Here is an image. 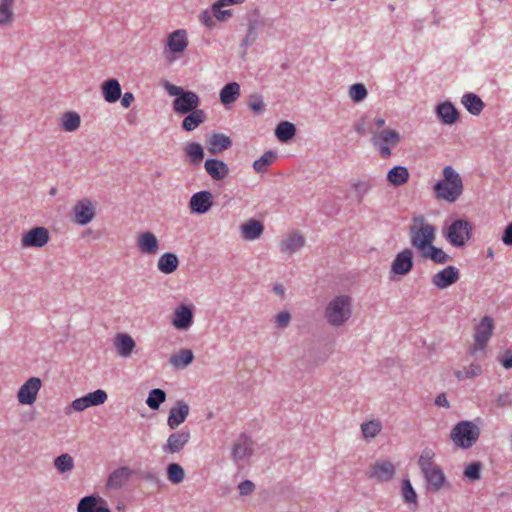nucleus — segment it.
<instances>
[{
    "label": "nucleus",
    "mask_w": 512,
    "mask_h": 512,
    "mask_svg": "<svg viewBox=\"0 0 512 512\" xmlns=\"http://www.w3.org/2000/svg\"><path fill=\"white\" fill-rule=\"evenodd\" d=\"M436 227L423 215H414L411 219L408 235L412 248L418 254L425 252L436 240Z\"/></svg>",
    "instance_id": "1"
},
{
    "label": "nucleus",
    "mask_w": 512,
    "mask_h": 512,
    "mask_svg": "<svg viewBox=\"0 0 512 512\" xmlns=\"http://www.w3.org/2000/svg\"><path fill=\"white\" fill-rule=\"evenodd\" d=\"M443 178L435 183V197L448 203L456 202L463 193L464 185L460 174L450 165L442 170Z\"/></svg>",
    "instance_id": "2"
},
{
    "label": "nucleus",
    "mask_w": 512,
    "mask_h": 512,
    "mask_svg": "<svg viewBox=\"0 0 512 512\" xmlns=\"http://www.w3.org/2000/svg\"><path fill=\"white\" fill-rule=\"evenodd\" d=\"M352 312V298L348 295H338L326 304L324 318L330 326L338 328L349 321Z\"/></svg>",
    "instance_id": "3"
},
{
    "label": "nucleus",
    "mask_w": 512,
    "mask_h": 512,
    "mask_svg": "<svg viewBox=\"0 0 512 512\" xmlns=\"http://www.w3.org/2000/svg\"><path fill=\"white\" fill-rule=\"evenodd\" d=\"M473 225L464 218L446 220L442 234L447 242L453 247H463L472 237Z\"/></svg>",
    "instance_id": "4"
},
{
    "label": "nucleus",
    "mask_w": 512,
    "mask_h": 512,
    "mask_svg": "<svg viewBox=\"0 0 512 512\" xmlns=\"http://www.w3.org/2000/svg\"><path fill=\"white\" fill-rule=\"evenodd\" d=\"M163 86L169 95L175 96L173 109L177 114H188L197 110L200 98L195 92L186 91L182 87L171 84L168 81Z\"/></svg>",
    "instance_id": "5"
},
{
    "label": "nucleus",
    "mask_w": 512,
    "mask_h": 512,
    "mask_svg": "<svg viewBox=\"0 0 512 512\" xmlns=\"http://www.w3.org/2000/svg\"><path fill=\"white\" fill-rule=\"evenodd\" d=\"M480 433L479 426L473 421L463 420L452 428L450 439L456 447L469 449L478 441Z\"/></svg>",
    "instance_id": "6"
},
{
    "label": "nucleus",
    "mask_w": 512,
    "mask_h": 512,
    "mask_svg": "<svg viewBox=\"0 0 512 512\" xmlns=\"http://www.w3.org/2000/svg\"><path fill=\"white\" fill-rule=\"evenodd\" d=\"M371 135V143L383 159H388L392 155V148L401 140L399 132L390 128L371 129Z\"/></svg>",
    "instance_id": "7"
},
{
    "label": "nucleus",
    "mask_w": 512,
    "mask_h": 512,
    "mask_svg": "<svg viewBox=\"0 0 512 512\" xmlns=\"http://www.w3.org/2000/svg\"><path fill=\"white\" fill-rule=\"evenodd\" d=\"M189 45L188 32L185 29H177L171 32L166 39L164 56L173 62L182 55Z\"/></svg>",
    "instance_id": "8"
},
{
    "label": "nucleus",
    "mask_w": 512,
    "mask_h": 512,
    "mask_svg": "<svg viewBox=\"0 0 512 512\" xmlns=\"http://www.w3.org/2000/svg\"><path fill=\"white\" fill-rule=\"evenodd\" d=\"M396 474L395 464L388 459H378L372 463L368 470L367 476L370 480L377 483H387L393 480Z\"/></svg>",
    "instance_id": "9"
},
{
    "label": "nucleus",
    "mask_w": 512,
    "mask_h": 512,
    "mask_svg": "<svg viewBox=\"0 0 512 512\" xmlns=\"http://www.w3.org/2000/svg\"><path fill=\"white\" fill-rule=\"evenodd\" d=\"M494 330L493 319L485 316L476 326L474 333V345L470 347L469 353L475 355L477 351H484L488 341L490 340Z\"/></svg>",
    "instance_id": "10"
},
{
    "label": "nucleus",
    "mask_w": 512,
    "mask_h": 512,
    "mask_svg": "<svg viewBox=\"0 0 512 512\" xmlns=\"http://www.w3.org/2000/svg\"><path fill=\"white\" fill-rule=\"evenodd\" d=\"M108 398L107 393L102 389H97L80 398H76L71 404L66 407L65 413L68 415L72 411L82 412L85 409L93 406H98L106 402Z\"/></svg>",
    "instance_id": "11"
},
{
    "label": "nucleus",
    "mask_w": 512,
    "mask_h": 512,
    "mask_svg": "<svg viewBox=\"0 0 512 512\" xmlns=\"http://www.w3.org/2000/svg\"><path fill=\"white\" fill-rule=\"evenodd\" d=\"M70 215L74 223L85 226L95 218L96 204L88 198L81 199L73 206Z\"/></svg>",
    "instance_id": "12"
},
{
    "label": "nucleus",
    "mask_w": 512,
    "mask_h": 512,
    "mask_svg": "<svg viewBox=\"0 0 512 512\" xmlns=\"http://www.w3.org/2000/svg\"><path fill=\"white\" fill-rule=\"evenodd\" d=\"M194 309L192 304L177 305L171 317L172 326L179 331L190 329L194 323Z\"/></svg>",
    "instance_id": "13"
},
{
    "label": "nucleus",
    "mask_w": 512,
    "mask_h": 512,
    "mask_svg": "<svg viewBox=\"0 0 512 512\" xmlns=\"http://www.w3.org/2000/svg\"><path fill=\"white\" fill-rule=\"evenodd\" d=\"M414 265V253L411 248H405L396 254L390 267V273L395 276H406Z\"/></svg>",
    "instance_id": "14"
},
{
    "label": "nucleus",
    "mask_w": 512,
    "mask_h": 512,
    "mask_svg": "<svg viewBox=\"0 0 512 512\" xmlns=\"http://www.w3.org/2000/svg\"><path fill=\"white\" fill-rule=\"evenodd\" d=\"M42 382L38 377H31L18 390L17 400L22 405H32L37 399Z\"/></svg>",
    "instance_id": "15"
},
{
    "label": "nucleus",
    "mask_w": 512,
    "mask_h": 512,
    "mask_svg": "<svg viewBox=\"0 0 512 512\" xmlns=\"http://www.w3.org/2000/svg\"><path fill=\"white\" fill-rule=\"evenodd\" d=\"M49 241V231L45 227H34L21 238L22 248H42Z\"/></svg>",
    "instance_id": "16"
},
{
    "label": "nucleus",
    "mask_w": 512,
    "mask_h": 512,
    "mask_svg": "<svg viewBox=\"0 0 512 512\" xmlns=\"http://www.w3.org/2000/svg\"><path fill=\"white\" fill-rule=\"evenodd\" d=\"M190 432L187 429L171 433L166 443L162 445V451L165 454H176L181 452L190 440Z\"/></svg>",
    "instance_id": "17"
},
{
    "label": "nucleus",
    "mask_w": 512,
    "mask_h": 512,
    "mask_svg": "<svg viewBox=\"0 0 512 512\" xmlns=\"http://www.w3.org/2000/svg\"><path fill=\"white\" fill-rule=\"evenodd\" d=\"M213 206V195L210 191H199L194 193L189 201V209L194 214H205Z\"/></svg>",
    "instance_id": "18"
},
{
    "label": "nucleus",
    "mask_w": 512,
    "mask_h": 512,
    "mask_svg": "<svg viewBox=\"0 0 512 512\" xmlns=\"http://www.w3.org/2000/svg\"><path fill=\"white\" fill-rule=\"evenodd\" d=\"M136 244L138 250L144 255H156L160 250V242L154 233L144 231L137 235Z\"/></svg>",
    "instance_id": "19"
},
{
    "label": "nucleus",
    "mask_w": 512,
    "mask_h": 512,
    "mask_svg": "<svg viewBox=\"0 0 512 512\" xmlns=\"http://www.w3.org/2000/svg\"><path fill=\"white\" fill-rule=\"evenodd\" d=\"M305 242V237L300 232H290L281 239L279 244L280 251L289 256L293 255L304 247Z\"/></svg>",
    "instance_id": "20"
},
{
    "label": "nucleus",
    "mask_w": 512,
    "mask_h": 512,
    "mask_svg": "<svg viewBox=\"0 0 512 512\" xmlns=\"http://www.w3.org/2000/svg\"><path fill=\"white\" fill-rule=\"evenodd\" d=\"M190 412L189 405L183 401L178 400L174 406L171 407L167 419V425L170 429L175 430L182 423L185 422Z\"/></svg>",
    "instance_id": "21"
},
{
    "label": "nucleus",
    "mask_w": 512,
    "mask_h": 512,
    "mask_svg": "<svg viewBox=\"0 0 512 512\" xmlns=\"http://www.w3.org/2000/svg\"><path fill=\"white\" fill-rule=\"evenodd\" d=\"M458 279L459 270L454 266H447L433 275L432 283L438 289H445L456 283Z\"/></svg>",
    "instance_id": "22"
},
{
    "label": "nucleus",
    "mask_w": 512,
    "mask_h": 512,
    "mask_svg": "<svg viewBox=\"0 0 512 512\" xmlns=\"http://www.w3.org/2000/svg\"><path fill=\"white\" fill-rule=\"evenodd\" d=\"M422 474L427 482L428 490L431 492L440 491L446 484V476L438 465L432 468H425Z\"/></svg>",
    "instance_id": "23"
},
{
    "label": "nucleus",
    "mask_w": 512,
    "mask_h": 512,
    "mask_svg": "<svg viewBox=\"0 0 512 512\" xmlns=\"http://www.w3.org/2000/svg\"><path fill=\"white\" fill-rule=\"evenodd\" d=\"M132 474V470L127 466H122L113 470L108 476L106 488L108 490L121 489L129 481Z\"/></svg>",
    "instance_id": "24"
},
{
    "label": "nucleus",
    "mask_w": 512,
    "mask_h": 512,
    "mask_svg": "<svg viewBox=\"0 0 512 512\" xmlns=\"http://www.w3.org/2000/svg\"><path fill=\"white\" fill-rule=\"evenodd\" d=\"M239 230L243 240L255 241L262 236L264 232V226L260 221L256 219H250L241 224Z\"/></svg>",
    "instance_id": "25"
},
{
    "label": "nucleus",
    "mask_w": 512,
    "mask_h": 512,
    "mask_svg": "<svg viewBox=\"0 0 512 512\" xmlns=\"http://www.w3.org/2000/svg\"><path fill=\"white\" fill-rule=\"evenodd\" d=\"M252 455V442L246 435H241L232 447V458L236 463Z\"/></svg>",
    "instance_id": "26"
},
{
    "label": "nucleus",
    "mask_w": 512,
    "mask_h": 512,
    "mask_svg": "<svg viewBox=\"0 0 512 512\" xmlns=\"http://www.w3.org/2000/svg\"><path fill=\"white\" fill-rule=\"evenodd\" d=\"M204 168L207 174L216 181L223 180L229 174L228 165L222 160L211 158L207 159L204 163Z\"/></svg>",
    "instance_id": "27"
},
{
    "label": "nucleus",
    "mask_w": 512,
    "mask_h": 512,
    "mask_svg": "<svg viewBox=\"0 0 512 512\" xmlns=\"http://www.w3.org/2000/svg\"><path fill=\"white\" fill-rule=\"evenodd\" d=\"M114 347L122 358H129L136 347V342L129 334L118 333L114 338Z\"/></svg>",
    "instance_id": "28"
},
{
    "label": "nucleus",
    "mask_w": 512,
    "mask_h": 512,
    "mask_svg": "<svg viewBox=\"0 0 512 512\" xmlns=\"http://www.w3.org/2000/svg\"><path fill=\"white\" fill-rule=\"evenodd\" d=\"M372 189V182L370 179L361 178L350 181V189L348 196L356 200L357 203H361L364 197Z\"/></svg>",
    "instance_id": "29"
},
{
    "label": "nucleus",
    "mask_w": 512,
    "mask_h": 512,
    "mask_svg": "<svg viewBox=\"0 0 512 512\" xmlns=\"http://www.w3.org/2000/svg\"><path fill=\"white\" fill-rule=\"evenodd\" d=\"M436 115L440 119V121L445 125H452L459 118V113L457 109L451 102L448 101H445L437 105Z\"/></svg>",
    "instance_id": "30"
},
{
    "label": "nucleus",
    "mask_w": 512,
    "mask_h": 512,
    "mask_svg": "<svg viewBox=\"0 0 512 512\" xmlns=\"http://www.w3.org/2000/svg\"><path fill=\"white\" fill-rule=\"evenodd\" d=\"M194 361V353L191 349H181L171 355L169 363L177 370L188 367Z\"/></svg>",
    "instance_id": "31"
},
{
    "label": "nucleus",
    "mask_w": 512,
    "mask_h": 512,
    "mask_svg": "<svg viewBox=\"0 0 512 512\" xmlns=\"http://www.w3.org/2000/svg\"><path fill=\"white\" fill-rule=\"evenodd\" d=\"M121 86L117 79H109L102 84V95L106 102L115 103L121 97Z\"/></svg>",
    "instance_id": "32"
},
{
    "label": "nucleus",
    "mask_w": 512,
    "mask_h": 512,
    "mask_svg": "<svg viewBox=\"0 0 512 512\" xmlns=\"http://www.w3.org/2000/svg\"><path fill=\"white\" fill-rule=\"evenodd\" d=\"M15 0H0V28H6L13 24Z\"/></svg>",
    "instance_id": "33"
},
{
    "label": "nucleus",
    "mask_w": 512,
    "mask_h": 512,
    "mask_svg": "<svg viewBox=\"0 0 512 512\" xmlns=\"http://www.w3.org/2000/svg\"><path fill=\"white\" fill-rule=\"evenodd\" d=\"M179 260L176 254L166 252L162 254L157 261V268L163 274H171L177 270Z\"/></svg>",
    "instance_id": "34"
},
{
    "label": "nucleus",
    "mask_w": 512,
    "mask_h": 512,
    "mask_svg": "<svg viewBox=\"0 0 512 512\" xmlns=\"http://www.w3.org/2000/svg\"><path fill=\"white\" fill-rule=\"evenodd\" d=\"M419 256L436 264H445L451 260V257L442 248L436 247L433 244L425 249V252L420 253Z\"/></svg>",
    "instance_id": "35"
},
{
    "label": "nucleus",
    "mask_w": 512,
    "mask_h": 512,
    "mask_svg": "<svg viewBox=\"0 0 512 512\" xmlns=\"http://www.w3.org/2000/svg\"><path fill=\"white\" fill-rule=\"evenodd\" d=\"M461 103L470 114L475 116L479 115L484 108V102L474 93H465L461 98Z\"/></svg>",
    "instance_id": "36"
},
{
    "label": "nucleus",
    "mask_w": 512,
    "mask_h": 512,
    "mask_svg": "<svg viewBox=\"0 0 512 512\" xmlns=\"http://www.w3.org/2000/svg\"><path fill=\"white\" fill-rule=\"evenodd\" d=\"M206 120V113L202 109L189 112L182 121V128L191 132Z\"/></svg>",
    "instance_id": "37"
},
{
    "label": "nucleus",
    "mask_w": 512,
    "mask_h": 512,
    "mask_svg": "<svg viewBox=\"0 0 512 512\" xmlns=\"http://www.w3.org/2000/svg\"><path fill=\"white\" fill-rule=\"evenodd\" d=\"M228 136L220 133L213 134L208 140V150L211 154H217L231 146Z\"/></svg>",
    "instance_id": "38"
},
{
    "label": "nucleus",
    "mask_w": 512,
    "mask_h": 512,
    "mask_svg": "<svg viewBox=\"0 0 512 512\" xmlns=\"http://www.w3.org/2000/svg\"><path fill=\"white\" fill-rule=\"evenodd\" d=\"M220 101L223 105L234 103L240 96V85L237 82H230L220 90Z\"/></svg>",
    "instance_id": "39"
},
{
    "label": "nucleus",
    "mask_w": 512,
    "mask_h": 512,
    "mask_svg": "<svg viewBox=\"0 0 512 512\" xmlns=\"http://www.w3.org/2000/svg\"><path fill=\"white\" fill-rule=\"evenodd\" d=\"M53 466L60 475H67L74 469L75 462L70 454L63 453L54 459Z\"/></svg>",
    "instance_id": "40"
},
{
    "label": "nucleus",
    "mask_w": 512,
    "mask_h": 512,
    "mask_svg": "<svg viewBox=\"0 0 512 512\" xmlns=\"http://www.w3.org/2000/svg\"><path fill=\"white\" fill-rule=\"evenodd\" d=\"M81 124L80 115L74 111H67L60 118V127L65 132L76 131Z\"/></svg>",
    "instance_id": "41"
},
{
    "label": "nucleus",
    "mask_w": 512,
    "mask_h": 512,
    "mask_svg": "<svg viewBox=\"0 0 512 512\" xmlns=\"http://www.w3.org/2000/svg\"><path fill=\"white\" fill-rule=\"evenodd\" d=\"M101 504H105V500L98 495H89L80 499L77 505V512H95Z\"/></svg>",
    "instance_id": "42"
},
{
    "label": "nucleus",
    "mask_w": 512,
    "mask_h": 512,
    "mask_svg": "<svg viewBox=\"0 0 512 512\" xmlns=\"http://www.w3.org/2000/svg\"><path fill=\"white\" fill-rule=\"evenodd\" d=\"M409 179V171L404 166H395L389 170L387 180L394 186H401Z\"/></svg>",
    "instance_id": "43"
},
{
    "label": "nucleus",
    "mask_w": 512,
    "mask_h": 512,
    "mask_svg": "<svg viewBox=\"0 0 512 512\" xmlns=\"http://www.w3.org/2000/svg\"><path fill=\"white\" fill-rule=\"evenodd\" d=\"M295 133V125L288 121L280 122L275 129V135L281 142L289 141L294 137Z\"/></svg>",
    "instance_id": "44"
},
{
    "label": "nucleus",
    "mask_w": 512,
    "mask_h": 512,
    "mask_svg": "<svg viewBox=\"0 0 512 512\" xmlns=\"http://www.w3.org/2000/svg\"><path fill=\"white\" fill-rule=\"evenodd\" d=\"M277 159V153L274 151H266L259 159L253 163V168L258 173L266 172L268 167Z\"/></svg>",
    "instance_id": "45"
},
{
    "label": "nucleus",
    "mask_w": 512,
    "mask_h": 512,
    "mask_svg": "<svg viewBox=\"0 0 512 512\" xmlns=\"http://www.w3.org/2000/svg\"><path fill=\"white\" fill-rule=\"evenodd\" d=\"M482 373V367L478 363H471L470 365L463 367L461 370L454 372L455 377L459 380L473 379L480 376Z\"/></svg>",
    "instance_id": "46"
},
{
    "label": "nucleus",
    "mask_w": 512,
    "mask_h": 512,
    "mask_svg": "<svg viewBox=\"0 0 512 512\" xmlns=\"http://www.w3.org/2000/svg\"><path fill=\"white\" fill-rule=\"evenodd\" d=\"M381 430L382 423L378 419H372L361 424V432L366 440L375 438Z\"/></svg>",
    "instance_id": "47"
},
{
    "label": "nucleus",
    "mask_w": 512,
    "mask_h": 512,
    "mask_svg": "<svg viewBox=\"0 0 512 512\" xmlns=\"http://www.w3.org/2000/svg\"><path fill=\"white\" fill-rule=\"evenodd\" d=\"M259 36L258 32V22L256 20H251L248 23L247 33L245 37L242 39L240 43V47L247 49L256 43Z\"/></svg>",
    "instance_id": "48"
},
{
    "label": "nucleus",
    "mask_w": 512,
    "mask_h": 512,
    "mask_svg": "<svg viewBox=\"0 0 512 512\" xmlns=\"http://www.w3.org/2000/svg\"><path fill=\"white\" fill-rule=\"evenodd\" d=\"M401 494L406 504L417 505V493L408 478L402 480Z\"/></svg>",
    "instance_id": "49"
},
{
    "label": "nucleus",
    "mask_w": 512,
    "mask_h": 512,
    "mask_svg": "<svg viewBox=\"0 0 512 512\" xmlns=\"http://www.w3.org/2000/svg\"><path fill=\"white\" fill-rule=\"evenodd\" d=\"M166 393L162 389L155 388L149 392V395L146 399V404L152 410H158L160 405L165 402Z\"/></svg>",
    "instance_id": "50"
},
{
    "label": "nucleus",
    "mask_w": 512,
    "mask_h": 512,
    "mask_svg": "<svg viewBox=\"0 0 512 512\" xmlns=\"http://www.w3.org/2000/svg\"><path fill=\"white\" fill-rule=\"evenodd\" d=\"M185 153L193 163H199L204 158L203 148L197 142L188 143L185 147Z\"/></svg>",
    "instance_id": "51"
},
{
    "label": "nucleus",
    "mask_w": 512,
    "mask_h": 512,
    "mask_svg": "<svg viewBox=\"0 0 512 512\" xmlns=\"http://www.w3.org/2000/svg\"><path fill=\"white\" fill-rule=\"evenodd\" d=\"M167 478L173 484L181 483L185 478L183 467L177 463H171L167 466Z\"/></svg>",
    "instance_id": "52"
},
{
    "label": "nucleus",
    "mask_w": 512,
    "mask_h": 512,
    "mask_svg": "<svg viewBox=\"0 0 512 512\" xmlns=\"http://www.w3.org/2000/svg\"><path fill=\"white\" fill-rule=\"evenodd\" d=\"M225 7L227 6L221 5L219 0L212 4L211 10L217 21L225 22L233 16V11L231 9H223Z\"/></svg>",
    "instance_id": "53"
},
{
    "label": "nucleus",
    "mask_w": 512,
    "mask_h": 512,
    "mask_svg": "<svg viewBox=\"0 0 512 512\" xmlns=\"http://www.w3.org/2000/svg\"><path fill=\"white\" fill-rule=\"evenodd\" d=\"M434 456H435V453L430 448H425L421 452L419 460H418V465H419V468H420L421 472L424 471L425 468H427V467L428 468H432V467L437 466L433 462Z\"/></svg>",
    "instance_id": "54"
},
{
    "label": "nucleus",
    "mask_w": 512,
    "mask_h": 512,
    "mask_svg": "<svg viewBox=\"0 0 512 512\" xmlns=\"http://www.w3.org/2000/svg\"><path fill=\"white\" fill-rule=\"evenodd\" d=\"M292 320V315L288 310H282L273 317L275 328L284 330L289 327Z\"/></svg>",
    "instance_id": "55"
},
{
    "label": "nucleus",
    "mask_w": 512,
    "mask_h": 512,
    "mask_svg": "<svg viewBox=\"0 0 512 512\" xmlns=\"http://www.w3.org/2000/svg\"><path fill=\"white\" fill-rule=\"evenodd\" d=\"M367 94L366 87L361 83L353 84L349 88V97L354 102L358 103L363 101L367 97Z\"/></svg>",
    "instance_id": "56"
},
{
    "label": "nucleus",
    "mask_w": 512,
    "mask_h": 512,
    "mask_svg": "<svg viewBox=\"0 0 512 512\" xmlns=\"http://www.w3.org/2000/svg\"><path fill=\"white\" fill-rule=\"evenodd\" d=\"M482 464L480 462H473L468 464L464 470V476L470 481H477L481 478Z\"/></svg>",
    "instance_id": "57"
},
{
    "label": "nucleus",
    "mask_w": 512,
    "mask_h": 512,
    "mask_svg": "<svg viewBox=\"0 0 512 512\" xmlns=\"http://www.w3.org/2000/svg\"><path fill=\"white\" fill-rule=\"evenodd\" d=\"M495 404L500 408L512 407V391L505 390L504 392L497 394Z\"/></svg>",
    "instance_id": "58"
},
{
    "label": "nucleus",
    "mask_w": 512,
    "mask_h": 512,
    "mask_svg": "<svg viewBox=\"0 0 512 512\" xmlns=\"http://www.w3.org/2000/svg\"><path fill=\"white\" fill-rule=\"evenodd\" d=\"M248 105H249L250 109L255 113L262 112L265 107L263 98L259 94L250 95Z\"/></svg>",
    "instance_id": "59"
},
{
    "label": "nucleus",
    "mask_w": 512,
    "mask_h": 512,
    "mask_svg": "<svg viewBox=\"0 0 512 512\" xmlns=\"http://www.w3.org/2000/svg\"><path fill=\"white\" fill-rule=\"evenodd\" d=\"M198 18H199V21L201 22V24H203L204 26H206L209 29L214 28L216 25L215 17L213 16L212 10L211 11H209V10L202 11L199 14Z\"/></svg>",
    "instance_id": "60"
},
{
    "label": "nucleus",
    "mask_w": 512,
    "mask_h": 512,
    "mask_svg": "<svg viewBox=\"0 0 512 512\" xmlns=\"http://www.w3.org/2000/svg\"><path fill=\"white\" fill-rule=\"evenodd\" d=\"M497 360L505 369H511L512 368V350L506 349L505 351L500 352L497 356Z\"/></svg>",
    "instance_id": "61"
},
{
    "label": "nucleus",
    "mask_w": 512,
    "mask_h": 512,
    "mask_svg": "<svg viewBox=\"0 0 512 512\" xmlns=\"http://www.w3.org/2000/svg\"><path fill=\"white\" fill-rule=\"evenodd\" d=\"M370 128H371V122L368 121L367 118H361L359 119L355 125H354V129L357 133L361 134V135H364L366 134L367 132L370 133Z\"/></svg>",
    "instance_id": "62"
},
{
    "label": "nucleus",
    "mask_w": 512,
    "mask_h": 512,
    "mask_svg": "<svg viewBox=\"0 0 512 512\" xmlns=\"http://www.w3.org/2000/svg\"><path fill=\"white\" fill-rule=\"evenodd\" d=\"M255 489V485L250 480H244L238 485L239 494L241 496L250 495Z\"/></svg>",
    "instance_id": "63"
},
{
    "label": "nucleus",
    "mask_w": 512,
    "mask_h": 512,
    "mask_svg": "<svg viewBox=\"0 0 512 512\" xmlns=\"http://www.w3.org/2000/svg\"><path fill=\"white\" fill-rule=\"evenodd\" d=\"M501 240L505 245L512 246V222L505 227Z\"/></svg>",
    "instance_id": "64"
}]
</instances>
